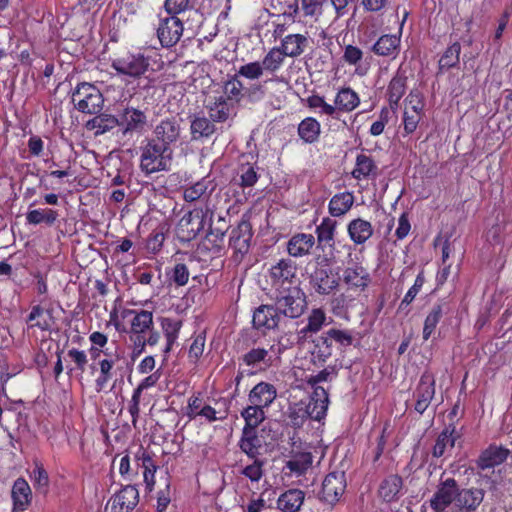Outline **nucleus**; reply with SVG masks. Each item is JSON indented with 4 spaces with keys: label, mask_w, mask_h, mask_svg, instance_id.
I'll return each mask as SVG.
<instances>
[{
    "label": "nucleus",
    "mask_w": 512,
    "mask_h": 512,
    "mask_svg": "<svg viewBox=\"0 0 512 512\" xmlns=\"http://www.w3.org/2000/svg\"><path fill=\"white\" fill-rule=\"evenodd\" d=\"M58 212L51 208H37L29 210L26 215V223L30 225L46 224L53 226L58 219Z\"/></svg>",
    "instance_id": "47"
},
{
    "label": "nucleus",
    "mask_w": 512,
    "mask_h": 512,
    "mask_svg": "<svg viewBox=\"0 0 512 512\" xmlns=\"http://www.w3.org/2000/svg\"><path fill=\"white\" fill-rule=\"evenodd\" d=\"M89 341V354L93 361L90 364V371L91 374H96L94 387L97 392H102L116 376L117 371L122 369L119 363L126 361L125 350L117 341L109 344L108 336L100 331L92 332Z\"/></svg>",
    "instance_id": "1"
},
{
    "label": "nucleus",
    "mask_w": 512,
    "mask_h": 512,
    "mask_svg": "<svg viewBox=\"0 0 512 512\" xmlns=\"http://www.w3.org/2000/svg\"><path fill=\"white\" fill-rule=\"evenodd\" d=\"M325 3L326 0H294L283 11V15L295 20L302 13L304 17L317 20L322 15Z\"/></svg>",
    "instance_id": "19"
},
{
    "label": "nucleus",
    "mask_w": 512,
    "mask_h": 512,
    "mask_svg": "<svg viewBox=\"0 0 512 512\" xmlns=\"http://www.w3.org/2000/svg\"><path fill=\"white\" fill-rule=\"evenodd\" d=\"M244 86L237 73L224 83V91L228 99L239 101L243 97Z\"/></svg>",
    "instance_id": "64"
},
{
    "label": "nucleus",
    "mask_w": 512,
    "mask_h": 512,
    "mask_svg": "<svg viewBox=\"0 0 512 512\" xmlns=\"http://www.w3.org/2000/svg\"><path fill=\"white\" fill-rule=\"evenodd\" d=\"M374 233L371 222L363 218L352 219L347 224V234L355 245H364Z\"/></svg>",
    "instance_id": "32"
},
{
    "label": "nucleus",
    "mask_w": 512,
    "mask_h": 512,
    "mask_svg": "<svg viewBox=\"0 0 512 512\" xmlns=\"http://www.w3.org/2000/svg\"><path fill=\"white\" fill-rule=\"evenodd\" d=\"M276 398V387L265 381L257 383L248 393V402L264 410L268 409Z\"/></svg>",
    "instance_id": "24"
},
{
    "label": "nucleus",
    "mask_w": 512,
    "mask_h": 512,
    "mask_svg": "<svg viewBox=\"0 0 512 512\" xmlns=\"http://www.w3.org/2000/svg\"><path fill=\"white\" fill-rule=\"evenodd\" d=\"M252 344L254 347H252L249 351H247L243 356L241 357L242 362L249 367H260V365H263L264 368H269L273 364V358L270 352H274L275 344H271L269 348L257 346V339L251 338Z\"/></svg>",
    "instance_id": "26"
},
{
    "label": "nucleus",
    "mask_w": 512,
    "mask_h": 512,
    "mask_svg": "<svg viewBox=\"0 0 512 512\" xmlns=\"http://www.w3.org/2000/svg\"><path fill=\"white\" fill-rule=\"evenodd\" d=\"M327 316L322 308H313L307 317V324L300 329L299 335L306 338L309 334L319 332L326 324Z\"/></svg>",
    "instance_id": "49"
},
{
    "label": "nucleus",
    "mask_w": 512,
    "mask_h": 512,
    "mask_svg": "<svg viewBox=\"0 0 512 512\" xmlns=\"http://www.w3.org/2000/svg\"><path fill=\"white\" fill-rule=\"evenodd\" d=\"M214 123L206 117H195L191 121L190 131L193 140L209 138L215 133Z\"/></svg>",
    "instance_id": "54"
},
{
    "label": "nucleus",
    "mask_w": 512,
    "mask_h": 512,
    "mask_svg": "<svg viewBox=\"0 0 512 512\" xmlns=\"http://www.w3.org/2000/svg\"><path fill=\"white\" fill-rule=\"evenodd\" d=\"M139 503V491L135 485H126L108 501L110 512H132Z\"/></svg>",
    "instance_id": "17"
},
{
    "label": "nucleus",
    "mask_w": 512,
    "mask_h": 512,
    "mask_svg": "<svg viewBox=\"0 0 512 512\" xmlns=\"http://www.w3.org/2000/svg\"><path fill=\"white\" fill-rule=\"evenodd\" d=\"M286 294L276 299L275 305L281 316L297 319L307 309L306 294L298 286L284 290Z\"/></svg>",
    "instance_id": "8"
},
{
    "label": "nucleus",
    "mask_w": 512,
    "mask_h": 512,
    "mask_svg": "<svg viewBox=\"0 0 512 512\" xmlns=\"http://www.w3.org/2000/svg\"><path fill=\"white\" fill-rule=\"evenodd\" d=\"M280 319L276 305H260L253 312L252 324L256 330H274L278 328Z\"/></svg>",
    "instance_id": "21"
},
{
    "label": "nucleus",
    "mask_w": 512,
    "mask_h": 512,
    "mask_svg": "<svg viewBox=\"0 0 512 512\" xmlns=\"http://www.w3.org/2000/svg\"><path fill=\"white\" fill-rule=\"evenodd\" d=\"M461 45L459 42H454L449 45L438 61L437 75L443 74L452 68H456L460 62Z\"/></svg>",
    "instance_id": "46"
},
{
    "label": "nucleus",
    "mask_w": 512,
    "mask_h": 512,
    "mask_svg": "<svg viewBox=\"0 0 512 512\" xmlns=\"http://www.w3.org/2000/svg\"><path fill=\"white\" fill-rule=\"evenodd\" d=\"M297 133L304 143L314 144L320 138L321 124L314 117H306L298 124Z\"/></svg>",
    "instance_id": "41"
},
{
    "label": "nucleus",
    "mask_w": 512,
    "mask_h": 512,
    "mask_svg": "<svg viewBox=\"0 0 512 512\" xmlns=\"http://www.w3.org/2000/svg\"><path fill=\"white\" fill-rule=\"evenodd\" d=\"M149 59L141 53H125L114 58L111 67L118 74L128 76L133 79H139L148 70Z\"/></svg>",
    "instance_id": "9"
},
{
    "label": "nucleus",
    "mask_w": 512,
    "mask_h": 512,
    "mask_svg": "<svg viewBox=\"0 0 512 512\" xmlns=\"http://www.w3.org/2000/svg\"><path fill=\"white\" fill-rule=\"evenodd\" d=\"M377 174V165L371 156L359 154L356 157V163L351 175L354 179L360 181L375 177Z\"/></svg>",
    "instance_id": "45"
},
{
    "label": "nucleus",
    "mask_w": 512,
    "mask_h": 512,
    "mask_svg": "<svg viewBox=\"0 0 512 512\" xmlns=\"http://www.w3.org/2000/svg\"><path fill=\"white\" fill-rule=\"evenodd\" d=\"M284 61L285 56L283 53L279 50L278 47H273L265 54L260 63L264 73L274 75L282 68Z\"/></svg>",
    "instance_id": "55"
},
{
    "label": "nucleus",
    "mask_w": 512,
    "mask_h": 512,
    "mask_svg": "<svg viewBox=\"0 0 512 512\" xmlns=\"http://www.w3.org/2000/svg\"><path fill=\"white\" fill-rule=\"evenodd\" d=\"M346 476L343 471L328 473L320 491V499L330 505L336 504L346 490Z\"/></svg>",
    "instance_id": "12"
},
{
    "label": "nucleus",
    "mask_w": 512,
    "mask_h": 512,
    "mask_svg": "<svg viewBox=\"0 0 512 512\" xmlns=\"http://www.w3.org/2000/svg\"><path fill=\"white\" fill-rule=\"evenodd\" d=\"M460 435L456 431L454 423H449L438 435L432 448V456L435 458L443 457L448 450H452L456 440Z\"/></svg>",
    "instance_id": "33"
},
{
    "label": "nucleus",
    "mask_w": 512,
    "mask_h": 512,
    "mask_svg": "<svg viewBox=\"0 0 512 512\" xmlns=\"http://www.w3.org/2000/svg\"><path fill=\"white\" fill-rule=\"evenodd\" d=\"M238 447L248 458L258 457L260 455L259 450L262 447V443L258 436L257 429L242 428Z\"/></svg>",
    "instance_id": "37"
},
{
    "label": "nucleus",
    "mask_w": 512,
    "mask_h": 512,
    "mask_svg": "<svg viewBox=\"0 0 512 512\" xmlns=\"http://www.w3.org/2000/svg\"><path fill=\"white\" fill-rule=\"evenodd\" d=\"M258 167L256 163L240 162L237 168V176L239 177L238 185L245 189L253 187L258 179Z\"/></svg>",
    "instance_id": "50"
},
{
    "label": "nucleus",
    "mask_w": 512,
    "mask_h": 512,
    "mask_svg": "<svg viewBox=\"0 0 512 512\" xmlns=\"http://www.w3.org/2000/svg\"><path fill=\"white\" fill-rule=\"evenodd\" d=\"M308 38L303 34H288L281 40L278 47L285 57L297 58L308 46Z\"/></svg>",
    "instance_id": "34"
},
{
    "label": "nucleus",
    "mask_w": 512,
    "mask_h": 512,
    "mask_svg": "<svg viewBox=\"0 0 512 512\" xmlns=\"http://www.w3.org/2000/svg\"><path fill=\"white\" fill-rule=\"evenodd\" d=\"M65 358H68L74 364V366L66 365L65 369L68 376H72L74 371H79L80 373L85 371L88 364L86 351L73 347L67 351Z\"/></svg>",
    "instance_id": "56"
},
{
    "label": "nucleus",
    "mask_w": 512,
    "mask_h": 512,
    "mask_svg": "<svg viewBox=\"0 0 512 512\" xmlns=\"http://www.w3.org/2000/svg\"><path fill=\"white\" fill-rule=\"evenodd\" d=\"M509 454L510 451L507 448L491 444L480 453L476 466L482 471L492 469L504 463Z\"/></svg>",
    "instance_id": "27"
},
{
    "label": "nucleus",
    "mask_w": 512,
    "mask_h": 512,
    "mask_svg": "<svg viewBox=\"0 0 512 512\" xmlns=\"http://www.w3.org/2000/svg\"><path fill=\"white\" fill-rule=\"evenodd\" d=\"M26 321L30 328L36 327L41 331H48L51 327L50 317L45 316V310L40 305L32 306Z\"/></svg>",
    "instance_id": "58"
},
{
    "label": "nucleus",
    "mask_w": 512,
    "mask_h": 512,
    "mask_svg": "<svg viewBox=\"0 0 512 512\" xmlns=\"http://www.w3.org/2000/svg\"><path fill=\"white\" fill-rule=\"evenodd\" d=\"M403 489V479L398 474L386 476L378 488V496L386 503H392L399 500Z\"/></svg>",
    "instance_id": "30"
},
{
    "label": "nucleus",
    "mask_w": 512,
    "mask_h": 512,
    "mask_svg": "<svg viewBox=\"0 0 512 512\" xmlns=\"http://www.w3.org/2000/svg\"><path fill=\"white\" fill-rule=\"evenodd\" d=\"M252 237V225L249 218L244 215L231 229L229 235V248L232 250V258L235 262H241L249 252Z\"/></svg>",
    "instance_id": "7"
},
{
    "label": "nucleus",
    "mask_w": 512,
    "mask_h": 512,
    "mask_svg": "<svg viewBox=\"0 0 512 512\" xmlns=\"http://www.w3.org/2000/svg\"><path fill=\"white\" fill-rule=\"evenodd\" d=\"M363 56L364 53L361 48L352 44H348L343 49L342 61L349 66H354L355 73L357 75L363 76L367 73V68H363L361 66Z\"/></svg>",
    "instance_id": "52"
},
{
    "label": "nucleus",
    "mask_w": 512,
    "mask_h": 512,
    "mask_svg": "<svg viewBox=\"0 0 512 512\" xmlns=\"http://www.w3.org/2000/svg\"><path fill=\"white\" fill-rule=\"evenodd\" d=\"M208 207H195L185 213L175 227V234L181 243H189L195 240L204 230Z\"/></svg>",
    "instance_id": "5"
},
{
    "label": "nucleus",
    "mask_w": 512,
    "mask_h": 512,
    "mask_svg": "<svg viewBox=\"0 0 512 512\" xmlns=\"http://www.w3.org/2000/svg\"><path fill=\"white\" fill-rule=\"evenodd\" d=\"M71 101L74 108L84 114H98L104 106V97L98 87L92 83L81 82L72 91Z\"/></svg>",
    "instance_id": "4"
},
{
    "label": "nucleus",
    "mask_w": 512,
    "mask_h": 512,
    "mask_svg": "<svg viewBox=\"0 0 512 512\" xmlns=\"http://www.w3.org/2000/svg\"><path fill=\"white\" fill-rule=\"evenodd\" d=\"M310 419L309 412L303 404H294L289 406L287 411V419L293 428H300L307 419Z\"/></svg>",
    "instance_id": "60"
},
{
    "label": "nucleus",
    "mask_w": 512,
    "mask_h": 512,
    "mask_svg": "<svg viewBox=\"0 0 512 512\" xmlns=\"http://www.w3.org/2000/svg\"><path fill=\"white\" fill-rule=\"evenodd\" d=\"M342 280L348 289L363 292L369 286L371 278L366 268L354 263L343 270Z\"/></svg>",
    "instance_id": "22"
},
{
    "label": "nucleus",
    "mask_w": 512,
    "mask_h": 512,
    "mask_svg": "<svg viewBox=\"0 0 512 512\" xmlns=\"http://www.w3.org/2000/svg\"><path fill=\"white\" fill-rule=\"evenodd\" d=\"M205 400L201 392H193L187 400V406L183 409V414L188 417L189 420H195L198 418Z\"/></svg>",
    "instance_id": "62"
},
{
    "label": "nucleus",
    "mask_w": 512,
    "mask_h": 512,
    "mask_svg": "<svg viewBox=\"0 0 512 512\" xmlns=\"http://www.w3.org/2000/svg\"><path fill=\"white\" fill-rule=\"evenodd\" d=\"M95 116L86 122V129L90 131H94L95 136H99L110 132L117 126H120L119 119L108 113H98L94 114Z\"/></svg>",
    "instance_id": "38"
},
{
    "label": "nucleus",
    "mask_w": 512,
    "mask_h": 512,
    "mask_svg": "<svg viewBox=\"0 0 512 512\" xmlns=\"http://www.w3.org/2000/svg\"><path fill=\"white\" fill-rule=\"evenodd\" d=\"M324 335L328 337V341L332 345L333 342L339 347H349L353 344L354 337L352 332L348 329L331 328L324 332Z\"/></svg>",
    "instance_id": "59"
},
{
    "label": "nucleus",
    "mask_w": 512,
    "mask_h": 512,
    "mask_svg": "<svg viewBox=\"0 0 512 512\" xmlns=\"http://www.w3.org/2000/svg\"><path fill=\"white\" fill-rule=\"evenodd\" d=\"M436 393V381L432 373L425 371L413 391L414 410L422 415L430 406Z\"/></svg>",
    "instance_id": "10"
},
{
    "label": "nucleus",
    "mask_w": 512,
    "mask_h": 512,
    "mask_svg": "<svg viewBox=\"0 0 512 512\" xmlns=\"http://www.w3.org/2000/svg\"><path fill=\"white\" fill-rule=\"evenodd\" d=\"M407 79L405 72L398 70L387 86L386 96L393 112L397 111L399 102L406 92Z\"/></svg>",
    "instance_id": "29"
},
{
    "label": "nucleus",
    "mask_w": 512,
    "mask_h": 512,
    "mask_svg": "<svg viewBox=\"0 0 512 512\" xmlns=\"http://www.w3.org/2000/svg\"><path fill=\"white\" fill-rule=\"evenodd\" d=\"M173 148H169L152 138L140 147V170L146 175L169 171L173 159Z\"/></svg>",
    "instance_id": "2"
},
{
    "label": "nucleus",
    "mask_w": 512,
    "mask_h": 512,
    "mask_svg": "<svg viewBox=\"0 0 512 512\" xmlns=\"http://www.w3.org/2000/svg\"><path fill=\"white\" fill-rule=\"evenodd\" d=\"M32 490L29 483L23 478H17L11 489L12 511L24 512L32 503Z\"/></svg>",
    "instance_id": "25"
},
{
    "label": "nucleus",
    "mask_w": 512,
    "mask_h": 512,
    "mask_svg": "<svg viewBox=\"0 0 512 512\" xmlns=\"http://www.w3.org/2000/svg\"><path fill=\"white\" fill-rule=\"evenodd\" d=\"M136 465L143 469L144 481L148 487L155 484V473L157 465L155 464L151 452L140 445L134 455Z\"/></svg>",
    "instance_id": "35"
},
{
    "label": "nucleus",
    "mask_w": 512,
    "mask_h": 512,
    "mask_svg": "<svg viewBox=\"0 0 512 512\" xmlns=\"http://www.w3.org/2000/svg\"><path fill=\"white\" fill-rule=\"evenodd\" d=\"M306 106L319 116H327L336 120L334 105L326 102L324 96L312 94L306 98Z\"/></svg>",
    "instance_id": "53"
},
{
    "label": "nucleus",
    "mask_w": 512,
    "mask_h": 512,
    "mask_svg": "<svg viewBox=\"0 0 512 512\" xmlns=\"http://www.w3.org/2000/svg\"><path fill=\"white\" fill-rule=\"evenodd\" d=\"M360 103V96L354 89L350 86L340 87L333 100L336 120H340L342 114L354 111L359 107Z\"/></svg>",
    "instance_id": "20"
},
{
    "label": "nucleus",
    "mask_w": 512,
    "mask_h": 512,
    "mask_svg": "<svg viewBox=\"0 0 512 512\" xmlns=\"http://www.w3.org/2000/svg\"><path fill=\"white\" fill-rule=\"evenodd\" d=\"M181 122V118L177 116L161 119L153 130L152 139L169 148H173L180 139Z\"/></svg>",
    "instance_id": "13"
},
{
    "label": "nucleus",
    "mask_w": 512,
    "mask_h": 512,
    "mask_svg": "<svg viewBox=\"0 0 512 512\" xmlns=\"http://www.w3.org/2000/svg\"><path fill=\"white\" fill-rule=\"evenodd\" d=\"M183 33V23L176 15L161 18L157 28V37L163 47L177 44Z\"/></svg>",
    "instance_id": "15"
},
{
    "label": "nucleus",
    "mask_w": 512,
    "mask_h": 512,
    "mask_svg": "<svg viewBox=\"0 0 512 512\" xmlns=\"http://www.w3.org/2000/svg\"><path fill=\"white\" fill-rule=\"evenodd\" d=\"M327 339L323 333L312 341L310 354L313 364L322 366L331 357L333 349Z\"/></svg>",
    "instance_id": "44"
},
{
    "label": "nucleus",
    "mask_w": 512,
    "mask_h": 512,
    "mask_svg": "<svg viewBox=\"0 0 512 512\" xmlns=\"http://www.w3.org/2000/svg\"><path fill=\"white\" fill-rule=\"evenodd\" d=\"M443 315L444 305L442 303L433 305L424 319L422 330V338L424 341L429 340L430 337L435 333L437 325L440 323Z\"/></svg>",
    "instance_id": "48"
},
{
    "label": "nucleus",
    "mask_w": 512,
    "mask_h": 512,
    "mask_svg": "<svg viewBox=\"0 0 512 512\" xmlns=\"http://www.w3.org/2000/svg\"><path fill=\"white\" fill-rule=\"evenodd\" d=\"M119 121L120 126H123V134L127 135L143 132L147 126L148 118L144 111L128 106L123 110Z\"/></svg>",
    "instance_id": "23"
},
{
    "label": "nucleus",
    "mask_w": 512,
    "mask_h": 512,
    "mask_svg": "<svg viewBox=\"0 0 512 512\" xmlns=\"http://www.w3.org/2000/svg\"><path fill=\"white\" fill-rule=\"evenodd\" d=\"M240 415L244 420V429H257L266 419L265 410L251 403L241 410Z\"/></svg>",
    "instance_id": "51"
},
{
    "label": "nucleus",
    "mask_w": 512,
    "mask_h": 512,
    "mask_svg": "<svg viewBox=\"0 0 512 512\" xmlns=\"http://www.w3.org/2000/svg\"><path fill=\"white\" fill-rule=\"evenodd\" d=\"M458 489L459 485L452 477L441 481L429 501L431 509L435 512H444L452 503L455 504Z\"/></svg>",
    "instance_id": "14"
},
{
    "label": "nucleus",
    "mask_w": 512,
    "mask_h": 512,
    "mask_svg": "<svg viewBox=\"0 0 512 512\" xmlns=\"http://www.w3.org/2000/svg\"><path fill=\"white\" fill-rule=\"evenodd\" d=\"M424 103L418 92L411 91L405 98L402 123L404 136L414 133L423 115Z\"/></svg>",
    "instance_id": "11"
},
{
    "label": "nucleus",
    "mask_w": 512,
    "mask_h": 512,
    "mask_svg": "<svg viewBox=\"0 0 512 512\" xmlns=\"http://www.w3.org/2000/svg\"><path fill=\"white\" fill-rule=\"evenodd\" d=\"M485 498V490L479 487L458 489L455 508L457 512H476Z\"/></svg>",
    "instance_id": "18"
},
{
    "label": "nucleus",
    "mask_w": 512,
    "mask_h": 512,
    "mask_svg": "<svg viewBox=\"0 0 512 512\" xmlns=\"http://www.w3.org/2000/svg\"><path fill=\"white\" fill-rule=\"evenodd\" d=\"M313 463V455L309 451L292 452L286 461L284 470L290 476L300 477L306 474Z\"/></svg>",
    "instance_id": "31"
},
{
    "label": "nucleus",
    "mask_w": 512,
    "mask_h": 512,
    "mask_svg": "<svg viewBox=\"0 0 512 512\" xmlns=\"http://www.w3.org/2000/svg\"><path fill=\"white\" fill-rule=\"evenodd\" d=\"M337 225L338 223L336 220L330 217H324L321 223L316 227L315 233L317 236V242L322 249L326 246H334Z\"/></svg>",
    "instance_id": "42"
},
{
    "label": "nucleus",
    "mask_w": 512,
    "mask_h": 512,
    "mask_svg": "<svg viewBox=\"0 0 512 512\" xmlns=\"http://www.w3.org/2000/svg\"><path fill=\"white\" fill-rule=\"evenodd\" d=\"M120 316L129 325L128 328H123L122 331L128 335L132 348L134 346L139 347L141 339L146 337L149 331L153 329V313L144 309L124 308Z\"/></svg>",
    "instance_id": "3"
},
{
    "label": "nucleus",
    "mask_w": 512,
    "mask_h": 512,
    "mask_svg": "<svg viewBox=\"0 0 512 512\" xmlns=\"http://www.w3.org/2000/svg\"><path fill=\"white\" fill-rule=\"evenodd\" d=\"M407 17L408 12L406 11L400 23L399 35L383 34L376 40L371 47V51L375 55L391 59H395L398 56L401 45V33Z\"/></svg>",
    "instance_id": "16"
},
{
    "label": "nucleus",
    "mask_w": 512,
    "mask_h": 512,
    "mask_svg": "<svg viewBox=\"0 0 512 512\" xmlns=\"http://www.w3.org/2000/svg\"><path fill=\"white\" fill-rule=\"evenodd\" d=\"M160 324L166 339V345L165 348L163 349V353L167 355L172 351L173 346L179 337V333L183 323L181 320L178 319L162 317L160 320Z\"/></svg>",
    "instance_id": "43"
},
{
    "label": "nucleus",
    "mask_w": 512,
    "mask_h": 512,
    "mask_svg": "<svg viewBox=\"0 0 512 512\" xmlns=\"http://www.w3.org/2000/svg\"><path fill=\"white\" fill-rule=\"evenodd\" d=\"M314 290L320 295H328L334 291L339 285V279L333 275L330 269L318 268L312 275L310 280Z\"/></svg>",
    "instance_id": "28"
},
{
    "label": "nucleus",
    "mask_w": 512,
    "mask_h": 512,
    "mask_svg": "<svg viewBox=\"0 0 512 512\" xmlns=\"http://www.w3.org/2000/svg\"><path fill=\"white\" fill-rule=\"evenodd\" d=\"M297 264L290 258H281L268 271L271 286L277 291L295 287L297 282Z\"/></svg>",
    "instance_id": "6"
},
{
    "label": "nucleus",
    "mask_w": 512,
    "mask_h": 512,
    "mask_svg": "<svg viewBox=\"0 0 512 512\" xmlns=\"http://www.w3.org/2000/svg\"><path fill=\"white\" fill-rule=\"evenodd\" d=\"M250 459L252 463L243 467L240 473L251 482H259L264 476L265 460L259 457Z\"/></svg>",
    "instance_id": "61"
},
{
    "label": "nucleus",
    "mask_w": 512,
    "mask_h": 512,
    "mask_svg": "<svg viewBox=\"0 0 512 512\" xmlns=\"http://www.w3.org/2000/svg\"><path fill=\"white\" fill-rule=\"evenodd\" d=\"M355 198L352 192H340L333 195L328 203V212L331 217H342L350 211Z\"/></svg>",
    "instance_id": "40"
},
{
    "label": "nucleus",
    "mask_w": 512,
    "mask_h": 512,
    "mask_svg": "<svg viewBox=\"0 0 512 512\" xmlns=\"http://www.w3.org/2000/svg\"><path fill=\"white\" fill-rule=\"evenodd\" d=\"M315 245V237L312 234L297 233L287 242V252L290 256L298 258L308 255Z\"/></svg>",
    "instance_id": "36"
},
{
    "label": "nucleus",
    "mask_w": 512,
    "mask_h": 512,
    "mask_svg": "<svg viewBox=\"0 0 512 512\" xmlns=\"http://www.w3.org/2000/svg\"><path fill=\"white\" fill-rule=\"evenodd\" d=\"M305 492L292 488L283 492L277 499V508L282 512H297L304 503Z\"/></svg>",
    "instance_id": "39"
},
{
    "label": "nucleus",
    "mask_w": 512,
    "mask_h": 512,
    "mask_svg": "<svg viewBox=\"0 0 512 512\" xmlns=\"http://www.w3.org/2000/svg\"><path fill=\"white\" fill-rule=\"evenodd\" d=\"M236 73L237 76L243 77L250 81L259 80L264 75L260 61L245 63L239 67Z\"/></svg>",
    "instance_id": "63"
},
{
    "label": "nucleus",
    "mask_w": 512,
    "mask_h": 512,
    "mask_svg": "<svg viewBox=\"0 0 512 512\" xmlns=\"http://www.w3.org/2000/svg\"><path fill=\"white\" fill-rule=\"evenodd\" d=\"M211 181L202 178L196 183L183 188V199L186 202H196L207 196Z\"/></svg>",
    "instance_id": "57"
}]
</instances>
